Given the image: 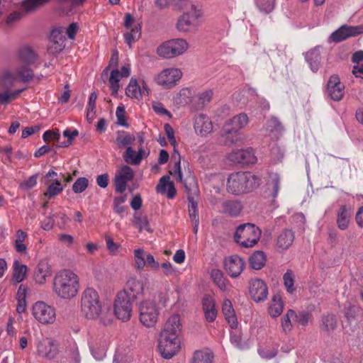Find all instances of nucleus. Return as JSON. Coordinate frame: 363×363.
Returning a JSON list of instances; mask_svg holds the SVG:
<instances>
[{
	"label": "nucleus",
	"mask_w": 363,
	"mask_h": 363,
	"mask_svg": "<svg viewBox=\"0 0 363 363\" xmlns=\"http://www.w3.org/2000/svg\"><path fill=\"white\" fill-rule=\"evenodd\" d=\"M135 154H136L135 158L134 160L131 161L129 159L126 160V162L128 164H130L132 165H138L141 162V161L143 158L147 157V155H148V152H146L142 147H140L138 149V151L137 152H135Z\"/></svg>",
	"instance_id": "0e129e2a"
},
{
	"label": "nucleus",
	"mask_w": 363,
	"mask_h": 363,
	"mask_svg": "<svg viewBox=\"0 0 363 363\" xmlns=\"http://www.w3.org/2000/svg\"><path fill=\"white\" fill-rule=\"evenodd\" d=\"M81 310L87 319L99 320L104 325H108L112 321L109 308L102 304L98 292L94 289H86L82 293Z\"/></svg>",
	"instance_id": "f257e3e1"
},
{
	"label": "nucleus",
	"mask_w": 363,
	"mask_h": 363,
	"mask_svg": "<svg viewBox=\"0 0 363 363\" xmlns=\"http://www.w3.org/2000/svg\"><path fill=\"white\" fill-rule=\"evenodd\" d=\"M31 313L34 318L43 325L53 324L56 320L55 308L42 301L33 303Z\"/></svg>",
	"instance_id": "9d476101"
},
{
	"label": "nucleus",
	"mask_w": 363,
	"mask_h": 363,
	"mask_svg": "<svg viewBox=\"0 0 363 363\" xmlns=\"http://www.w3.org/2000/svg\"><path fill=\"white\" fill-rule=\"evenodd\" d=\"M124 26L129 30L124 33V38L129 48H131L132 45L141 36V27L130 13H126L125 16Z\"/></svg>",
	"instance_id": "2eb2a0df"
},
{
	"label": "nucleus",
	"mask_w": 363,
	"mask_h": 363,
	"mask_svg": "<svg viewBox=\"0 0 363 363\" xmlns=\"http://www.w3.org/2000/svg\"><path fill=\"white\" fill-rule=\"evenodd\" d=\"M203 19L202 9L191 5L180 15L176 22V29L182 33H194L197 31Z\"/></svg>",
	"instance_id": "20e7f679"
},
{
	"label": "nucleus",
	"mask_w": 363,
	"mask_h": 363,
	"mask_svg": "<svg viewBox=\"0 0 363 363\" xmlns=\"http://www.w3.org/2000/svg\"><path fill=\"white\" fill-rule=\"evenodd\" d=\"M64 190V186L58 179H52V182L48 184L47 189L44 196L48 199L53 198L60 194Z\"/></svg>",
	"instance_id": "79ce46f5"
},
{
	"label": "nucleus",
	"mask_w": 363,
	"mask_h": 363,
	"mask_svg": "<svg viewBox=\"0 0 363 363\" xmlns=\"http://www.w3.org/2000/svg\"><path fill=\"white\" fill-rule=\"evenodd\" d=\"M202 308L206 320L208 322H213L218 314L214 299L210 296H204L202 301Z\"/></svg>",
	"instance_id": "7c9ffc66"
},
{
	"label": "nucleus",
	"mask_w": 363,
	"mask_h": 363,
	"mask_svg": "<svg viewBox=\"0 0 363 363\" xmlns=\"http://www.w3.org/2000/svg\"><path fill=\"white\" fill-rule=\"evenodd\" d=\"M262 235V230L252 223L240 225L235 233L234 239L242 247L250 248L257 245Z\"/></svg>",
	"instance_id": "423d86ee"
},
{
	"label": "nucleus",
	"mask_w": 363,
	"mask_h": 363,
	"mask_svg": "<svg viewBox=\"0 0 363 363\" xmlns=\"http://www.w3.org/2000/svg\"><path fill=\"white\" fill-rule=\"evenodd\" d=\"M135 140V137L125 132L118 133L116 143L120 148L129 145Z\"/></svg>",
	"instance_id": "de8ad7c7"
},
{
	"label": "nucleus",
	"mask_w": 363,
	"mask_h": 363,
	"mask_svg": "<svg viewBox=\"0 0 363 363\" xmlns=\"http://www.w3.org/2000/svg\"><path fill=\"white\" fill-rule=\"evenodd\" d=\"M189 216L192 223L199 221L198 203L193 198L189 199Z\"/></svg>",
	"instance_id": "3c124183"
},
{
	"label": "nucleus",
	"mask_w": 363,
	"mask_h": 363,
	"mask_svg": "<svg viewBox=\"0 0 363 363\" xmlns=\"http://www.w3.org/2000/svg\"><path fill=\"white\" fill-rule=\"evenodd\" d=\"M181 330L182 325L180 322V317L178 314H173L167 320L161 333H167L169 334L174 333V335L179 336Z\"/></svg>",
	"instance_id": "473e14b6"
},
{
	"label": "nucleus",
	"mask_w": 363,
	"mask_h": 363,
	"mask_svg": "<svg viewBox=\"0 0 363 363\" xmlns=\"http://www.w3.org/2000/svg\"><path fill=\"white\" fill-rule=\"evenodd\" d=\"M60 133L58 130H47L43 133V138L45 142H51L53 141L56 143V145L59 143L60 140Z\"/></svg>",
	"instance_id": "052dcab7"
},
{
	"label": "nucleus",
	"mask_w": 363,
	"mask_h": 363,
	"mask_svg": "<svg viewBox=\"0 0 363 363\" xmlns=\"http://www.w3.org/2000/svg\"><path fill=\"white\" fill-rule=\"evenodd\" d=\"M130 74V67L129 65H125L121 68V72L114 69L111 71L109 77V86L113 95H116L121 87L119 82L123 77H128Z\"/></svg>",
	"instance_id": "393cba45"
},
{
	"label": "nucleus",
	"mask_w": 363,
	"mask_h": 363,
	"mask_svg": "<svg viewBox=\"0 0 363 363\" xmlns=\"http://www.w3.org/2000/svg\"><path fill=\"white\" fill-rule=\"evenodd\" d=\"M137 308L139 320L143 326L152 328L156 325L160 310L155 300L143 299L137 303Z\"/></svg>",
	"instance_id": "39448f33"
},
{
	"label": "nucleus",
	"mask_w": 363,
	"mask_h": 363,
	"mask_svg": "<svg viewBox=\"0 0 363 363\" xmlns=\"http://www.w3.org/2000/svg\"><path fill=\"white\" fill-rule=\"evenodd\" d=\"M362 33L363 25H343L330 34V39L332 42L339 43Z\"/></svg>",
	"instance_id": "4468645a"
},
{
	"label": "nucleus",
	"mask_w": 363,
	"mask_h": 363,
	"mask_svg": "<svg viewBox=\"0 0 363 363\" xmlns=\"http://www.w3.org/2000/svg\"><path fill=\"white\" fill-rule=\"evenodd\" d=\"M337 321L335 315L326 314L322 317L320 329L322 331L329 333L337 327Z\"/></svg>",
	"instance_id": "ea45409f"
},
{
	"label": "nucleus",
	"mask_w": 363,
	"mask_h": 363,
	"mask_svg": "<svg viewBox=\"0 0 363 363\" xmlns=\"http://www.w3.org/2000/svg\"><path fill=\"white\" fill-rule=\"evenodd\" d=\"M249 262L254 269H261L266 263V255L263 251L257 250L251 255Z\"/></svg>",
	"instance_id": "a19ab883"
},
{
	"label": "nucleus",
	"mask_w": 363,
	"mask_h": 363,
	"mask_svg": "<svg viewBox=\"0 0 363 363\" xmlns=\"http://www.w3.org/2000/svg\"><path fill=\"white\" fill-rule=\"evenodd\" d=\"M89 184V181L85 177L78 178L72 185V190L76 194H79L85 191Z\"/></svg>",
	"instance_id": "6e6d98bb"
},
{
	"label": "nucleus",
	"mask_w": 363,
	"mask_h": 363,
	"mask_svg": "<svg viewBox=\"0 0 363 363\" xmlns=\"http://www.w3.org/2000/svg\"><path fill=\"white\" fill-rule=\"evenodd\" d=\"M306 59L308 62H315V68L313 69V72H316L319 67L320 59L318 51L315 49L308 51L306 54Z\"/></svg>",
	"instance_id": "4d7b16f0"
},
{
	"label": "nucleus",
	"mask_w": 363,
	"mask_h": 363,
	"mask_svg": "<svg viewBox=\"0 0 363 363\" xmlns=\"http://www.w3.org/2000/svg\"><path fill=\"white\" fill-rule=\"evenodd\" d=\"M133 259L135 267L138 272H142L145 267L153 270H158L160 264L154 257L145 252L143 248H138L133 250Z\"/></svg>",
	"instance_id": "f8f14e48"
},
{
	"label": "nucleus",
	"mask_w": 363,
	"mask_h": 363,
	"mask_svg": "<svg viewBox=\"0 0 363 363\" xmlns=\"http://www.w3.org/2000/svg\"><path fill=\"white\" fill-rule=\"evenodd\" d=\"M116 115L117 117L118 123L122 126H127L125 111L123 106L117 107Z\"/></svg>",
	"instance_id": "338daca9"
},
{
	"label": "nucleus",
	"mask_w": 363,
	"mask_h": 363,
	"mask_svg": "<svg viewBox=\"0 0 363 363\" xmlns=\"http://www.w3.org/2000/svg\"><path fill=\"white\" fill-rule=\"evenodd\" d=\"M231 160L242 164H250L255 163L257 157L254 150L252 148H247L233 152Z\"/></svg>",
	"instance_id": "cd10ccee"
},
{
	"label": "nucleus",
	"mask_w": 363,
	"mask_h": 363,
	"mask_svg": "<svg viewBox=\"0 0 363 363\" xmlns=\"http://www.w3.org/2000/svg\"><path fill=\"white\" fill-rule=\"evenodd\" d=\"M224 267L230 277L237 278L244 270L245 262L240 257L234 255L225 259Z\"/></svg>",
	"instance_id": "6ab92c4d"
},
{
	"label": "nucleus",
	"mask_w": 363,
	"mask_h": 363,
	"mask_svg": "<svg viewBox=\"0 0 363 363\" xmlns=\"http://www.w3.org/2000/svg\"><path fill=\"white\" fill-rule=\"evenodd\" d=\"M27 291H28V288L25 285L21 284L18 287L17 293H16V298L17 301L16 311H17V313H18L20 314L24 313L27 308V303H26Z\"/></svg>",
	"instance_id": "f704fd0d"
},
{
	"label": "nucleus",
	"mask_w": 363,
	"mask_h": 363,
	"mask_svg": "<svg viewBox=\"0 0 363 363\" xmlns=\"http://www.w3.org/2000/svg\"><path fill=\"white\" fill-rule=\"evenodd\" d=\"M134 225L138 228L140 231L150 230L149 223L146 216H143L140 213H135L133 216V220Z\"/></svg>",
	"instance_id": "09e8293b"
},
{
	"label": "nucleus",
	"mask_w": 363,
	"mask_h": 363,
	"mask_svg": "<svg viewBox=\"0 0 363 363\" xmlns=\"http://www.w3.org/2000/svg\"><path fill=\"white\" fill-rule=\"evenodd\" d=\"M213 355L206 350H197L194 353L191 363H212Z\"/></svg>",
	"instance_id": "c03bdc74"
},
{
	"label": "nucleus",
	"mask_w": 363,
	"mask_h": 363,
	"mask_svg": "<svg viewBox=\"0 0 363 363\" xmlns=\"http://www.w3.org/2000/svg\"><path fill=\"white\" fill-rule=\"evenodd\" d=\"M250 294L256 302L263 301L268 296V289L262 280L259 279H252L250 283Z\"/></svg>",
	"instance_id": "412c9836"
},
{
	"label": "nucleus",
	"mask_w": 363,
	"mask_h": 363,
	"mask_svg": "<svg viewBox=\"0 0 363 363\" xmlns=\"http://www.w3.org/2000/svg\"><path fill=\"white\" fill-rule=\"evenodd\" d=\"M132 304L130 299L126 297L125 293H118L114 302V313L116 316L126 322L132 315Z\"/></svg>",
	"instance_id": "ddd939ff"
},
{
	"label": "nucleus",
	"mask_w": 363,
	"mask_h": 363,
	"mask_svg": "<svg viewBox=\"0 0 363 363\" xmlns=\"http://www.w3.org/2000/svg\"><path fill=\"white\" fill-rule=\"evenodd\" d=\"M156 190L160 194H167L169 199H173L176 195V189L172 182L168 176H164L160 179Z\"/></svg>",
	"instance_id": "72a5a7b5"
},
{
	"label": "nucleus",
	"mask_w": 363,
	"mask_h": 363,
	"mask_svg": "<svg viewBox=\"0 0 363 363\" xmlns=\"http://www.w3.org/2000/svg\"><path fill=\"white\" fill-rule=\"evenodd\" d=\"M249 118L247 114L240 113L229 119L223 125V133L225 135L236 134L247 126Z\"/></svg>",
	"instance_id": "f3484780"
},
{
	"label": "nucleus",
	"mask_w": 363,
	"mask_h": 363,
	"mask_svg": "<svg viewBox=\"0 0 363 363\" xmlns=\"http://www.w3.org/2000/svg\"><path fill=\"white\" fill-rule=\"evenodd\" d=\"M256 2L261 10L269 12L274 6L275 0H256Z\"/></svg>",
	"instance_id": "69168bd1"
},
{
	"label": "nucleus",
	"mask_w": 363,
	"mask_h": 363,
	"mask_svg": "<svg viewBox=\"0 0 363 363\" xmlns=\"http://www.w3.org/2000/svg\"><path fill=\"white\" fill-rule=\"evenodd\" d=\"M345 86L340 82L337 75H332L328 82L327 93L328 96L334 101H340L343 96Z\"/></svg>",
	"instance_id": "5701e85b"
},
{
	"label": "nucleus",
	"mask_w": 363,
	"mask_h": 363,
	"mask_svg": "<svg viewBox=\"0 0 363 363\" xmlns=\"http://www.w3.org/2000/svg\"><path fill=\"white\" fill-rule=\"evenodd\" d=\"M27 271L26 265L21 264L18 260H15L13 262V280L16 283L23 281L26 277Z\"/></svg>",
	"instance_id": "37998d69"
},
{
	"label": "nucleus",
	"mask_w": 363,
	"mask_h": 363,
	"mask_svg": "<svg viewBox=\"0 0 363 363\" xmlns=\"http://www.w3.org/2000/svg\"><path fill=\"white\" fill-rule=\"evenodd\" d=\"M158 350L164 359H170L180 350V339L177 335L161 333L158 339Z\"/></svg>",
	"instance_id": "6e6552de"
},
{
	"label": "nucleus",
	"mask_w": 363,
	"mask_h": 363,
	"mask_svg": "<svg viewBox=\"0 0 363 363\" xmlns=\"http://www.w3.org/2000/svg\"><path fill=\"white\" fill-rule=\"evenodd\" d=\"M18 57L22 62L26 64H31L35 60V54L28 46L22 47L19 50Z\"/></svg>",
	"instance_id": "a18cd8bd"
},
{
	"label": "nucleus",
	"mask_w": 363,
	"mask_h": 363,
	"mask_svg": "<svg viewBox=\"0 0 363 363\" xmlns=\"http://www.w3.org/2000/svg\"><path fill=\"white\" fill-rule=\"evenodd\" d=\"M195 132L202 137H206L213 132V125L211 118L205 114H199L194 118Z\"/></svg>",
	"instance_id": "b1692460"
},
{
	"label": "nucleus",
	"mask_w": 363,
	"mask_h": 363,
	"mask_svg": "<svg viewBox=\"0 0 363 363\" xmlns=\"http://www.w3.org/2000/svg\"><path fill=\"white\" fill-rule=\"evenodd\" d=\"M164 130L171 145L174 147V152L172 154V160L174 162V168L172 171H170V174L177 181L183 182L181 170V157L178 150L176 149L177 141L174 137V131L172 126L168 123L164 125Z\"/></svg>",
	"instance_id": "9b49d317"
},
{
	"label": "nucleus",
	"mask_w": 363,
	"mask_h": 363,
	"mask_svg": "<svg viewBox=\"0 0 363 363\" xmlns=\"http://www.w3.org/2000/svg\"><path fill=\"white\" fill-rule=\"evenodd\" d=\"M25 89L16 90L13 92L0 93V104H4L10 101L15 99Z\"/></svg>",
	"instance_id": "bf43d9fd"
},
{
	"label": "nucleus",
	"mask_w": 363,
	"mask_h": 363,
	"mask_svg": "<svg viewBox=\"0 0 363 363\" xmlns=\"http://www.w3.org/2000/svg\"><path fill=\"white\" fill-rule=\"evenodd\" d=\"M12 147L11 145L0 146V153L3 155L1 161L4 164H8L11 161Z\"/></svg>",
	"instance_id": "e2e57ef3"
},
{
	"label": "nucleus",
	"mask_w": 363,
	"mask_h": 363,
	"mask_svg": "<svg viewBox=\"0 0 363 363\" xmlns=\"http://www.w3.org/2000/svg\"><path fill=\"white\" fill-rule=\"evenodd\" d=\"M222 312L230 327L233 329L237 328L238 321L232 302L230 299L227 298L223 301Z\"/></svg>",
	"instance_id": "c756f323"
},
{
	"label": "nucleus",
	"mask_w": 363,
	"mask_h": 363,
	"mask_svg": "<svg viewBox=\"0 0 363 363\" xmlns=\"http://www.w3.org/2000/svg\"><path fill=\"white\" fill-rule=\"evenodd\" d=\"M106 248L111 255H116L118 252L120 245L113 241V239L108 235H105Z\"/></svg>",
	"instance_id": "5fc2aeb1"
},
{
	"label": "nucleus",
	"mask_w": 363,
	"mask_h": 363,
	"mask_svg": "<svg viewBox=\"0 0 363 363\" xmlns=\"http://www.w3.org/2000/svg\"><path fill=\"white\" fill-rule=\"evenodd\" d=\"M283 280L286 291L290 294L293 293L295 291V288L294 287V277L293 272L291 270H287L284 274Z\"/></svg>",
	"instance_id": "864d4df0"
},
{
	"label": "nucleus",
	"mask_w": 363,
	"mask_h": 363,
	"mask_svg": "<svg viewBox=\"0 0 363 363\" xmlns=\"http://www.w3.org/2000/svg\"><path fill=\"white\" fill-rule=\"evenodd\" d=\"M336 223L337 228L341 230H345L348 228L350 218L352 215V209L350 206L341 205L337 211Z\"/></svg>",
	"instance_id": "bb28decb"
},
{
	"label": "nucleus",
	"mask_w": 363,
	"mask_h": 363,
	"mask_svg": "<svg viewBox=\"0 0 363 363\" xmlns=\"http://www.w3.org/2000/svg\"><path fill=\"white\" fill-rule=\"evenodd\" d=\"M79 134L78 130H74L73 131H70L69 129L65 130L63 132V135L65 138H67V140L65 142H61L57 144V146L60 147H67L72 144V142L74 137L77 136Z\"/></svg>",
	"instance_id": "680f3d73"
},
{
	"label": "nucleus",
	"mask_w": 363,
	"mask_h": 363,
	"mask_svg": "<svg viewBox=\"0 0 363 363\" xmlns=\"http://www.w3.org/2000/svg\"><path fill=\"white\" fill-rule=\"evenodd\" d=\"M65 48V39L57 29L53 30L50 37L48 51L54 55L58 54Z\"/></svg>",
	"instance_id": "c85d7f7f"
},
{
	"label": "nucleus",
	"mask_w": 363,
	"mask_h": 363,
	"mask_svg": "<svg viewBox=\"0 0 363 363\" xmlns=\"http://www.w3.org/2000/svg\"><path fill=\"white\" fill-rule=\"evenodd\" d=\"M294 233L291 230L285 229L282 230L275 240L277 250L283 252L288 250L294 241Z\"/></svg>",
	"instance_id": "a878e982"
},
{
	"label": "nucleus",
	"mask_w": 363,
	"mask_h": 363,
	"mask_svg": "<svg viewBox=\"0 0 363 363\" xmlns=\"http://www.w3.org/2000/svg\"><path fill=\"white\" fill-rule=\"evenodd\" d=\"M28 234L21 229H18L15 235L13 246L16 251L20 254L26 255L27 253V247L23 243L27 239Z\"/></svg>",
	"instance_id": "c9c22d12"
},
{
	"label": "nucleus",
	"mask_w": 363,
	"mask_h": 363,
	"mask_svg": "<svg viewBox=\"0 0 363 363\" xmlns=\"http://www.w3.org/2000/svg\"><path fill=\"white\" fill-rule=\"evenodd\" d=\"M78 276L72 271L65 269L60 272L54 279L53 289L61 298L69 299L74 297L79 291Z\"/></svg>",
	"instance_id": "f03ea898"
},
{
	"label": "nucleus",
	"mask_w": 363,
	"mask_h": 363,
	"mask_svg": "<svg viewBox=\"0 0 363 363\" xmlns=\"http://www.w3.org/2000/svg\"><path fill=\"white\" fill-rule=\"evenodd\" d=\"M163 274L165 276H174L177 274L176 268L169 262H164L161 264Z\"/></svg>",
	"instance_id": "774afa93"
},
{
	"label": "nucleus",
	"mask_w": 363,
	"mask_h": 363,
	"mask_svg": "<svg viewBox=\"0 0 363 363\" xmlns=\"http://www.w3.org/2000/svg\"><path fill=\"white\" fill-rule=\"evenodd\" d=\"M145 91L147 92L145 88L144 90L140 89L136 79L135 78H132L130 80V82L125 89L126 95L128 97L136 99H140Z\"/></svg>",
	"instance_id": "4c0bfd02"
},
{
	"label": "nucleus",
	"mask_w": 363,
	"mask_h": 363,
	"mask_svg": "<svg viewBox=\"0 0 363 363\" xmlns=\"http://www.w3.org/2000/svg\"><path fill=\"white\" fill-rule=\"evenodd\" d=\"M242 210V206L238 201H227L223 203V212L233 216H238Z\"/></svg>",
	"instance_id": "49530a36"
},
{
	"label": "nucleus",
	"mask_w": 363,
	"mask_h": 363,
	"mask_svg": "<svg viewBox=\"0 0 363 363\" xmlns=\"http://www.w3.org/2000/svg\"><path fill=\"white\" fill-rule=\"evenodd\" d=\"M189 48V44L184 38H173L164 41L156 49L158 56L164 59H172L185 53Z\"/></svg>",
	"instance_id": "0eeeda50"
},
{
	"label": "nucleus",
	"mask_w": 363,
	"mask_h": 363,
	"mask_svg": "<svg viewBox=\"0 0 363 363\" xmlns=\"http://www.w3.org/2000/svg\"><path fill=\"white\" fill-rule=\"evenodd\" d=\"M268 185L272 189V196L276 198L280 189V177L277 174H272Z\"/></svg>",
	"instance_id": "603ef678"
},
{
	"label": "nucleus",
	"mask_w": 363,
	"mask_h": 363,
	"mask_svg": "<svg viewBox=\"0 0 363 363\" xmlns=\"http://www.w3.org/2000/svg\"><path fill=\"white\" fill-rule=\"evenodd\" d=\"M284 308V303L279 295H274L269 305V313L272 318L279 316Z\"/></svg>",
	"instance_id": "e433bc0d"
},
{
	"label": "nucleus",
	"mask_w": 363,
	"mask_h": 363,
	"mask_svg": "<svg viewBox=\"0 0 363 363\" xmlns=\"http://www.w3.org/2000/svg\"><path fill=\"white\" fill-rule=\"evenodd\" d=\"M211 277L216 286L223 291H226L229 289L230 283L224 277L223 274L219 269H213L211 272Z\"/></svg>",
	"instance_id": "58836bf2"
},
{
	"label": "nucleus",
	"mask_w": 363,
	"mask_h": 363,
	"mask_svg": "<svg viewBox=\"0 0 363 363\" xmlns=\"http://www.w3.org/2000/svg\"><path fill=\"white\" fill-rule=\"evenodd\" d=\"M183 77L181 69L169 67L162 69L154 77V82L165 89L174 88Z\"/></svg>",
	"instance_id": "1a4fd4ad"
},
{
	"label": "nucleus",
	"mask_w": 363,
	"mask_h": 363,
	"mask_svg": "<svg viewBox=\"0 0 363 363\" xmlns=\"http://www.w3.org/2000/svg\"><path fill=\"white\" fill-rule=\"evenodd\" d=\"M145 282L135 277H130L125 285L124 289L119 293H125L126 297L136 300L145 294Z\"/></svg>",
	"instance_id": "dca6fc26"
},
{
	"label": "nucleus",
	"mask_w": 363,
	"mask_h": 363,
	"mask_svg": "<svg viewBox=\"0 0 363 363\" xmlns=\"http://www.w3.org/2000/svg\"><path fill=\"white\" fill-rule=\"evenodd\" d=\"M297 315L294 311L289 310L281 320V328L285 333L291 331L292 328L291 319L296 318Z\"/></svg>",
	"instance_id": "8fccbe9b"
},
{
	"label": "nucleus",
	"mask_w": 363,
	"mask_h": 363,
	"mask_svg": "<svg viewBox=\"0 0 363 363\" xmlns=\"http://www.w3.org/2000/svg\"><path fill=\"white\" fill-rule=\"evenodd\" d=\"M50 275L51 270L48 262L45 260L40 261L34 271L33 277L35 281L37 284H43Z\"/></svg>",
	"instance_id": "2f4dec72"
},
{
	"label": "nucleus",
	"mask_w": 363,
	"mask_h": 363,
	"mask_svg": "<svg viewBox=\"0 0 363 363\" xmlns=\"http://www.w3.org/2000/svg\"><path fill=\"white\" fill-rule=\"evenodd\" d=\"M260 179L249 172L230 174L227 180V189L233 194L247 193L259 185Z\"/></svg>",
	"instance_id": "7ed1b4c3"
},
{
	"label": "nucleus",
	"mask_w": 363,
	"mask_h": 363,
	"mask_svg": "<svg viewBox=\"0 0 363 363\" xmlns=\"http://www.w3.org/2000/svg\"><path fill=\"white\" fill-rule=\"evenodd\" d=\"M38 354L46 359H53L57 354V347L54 342L49 338H43L37 342Z\"/></svg>",
	"instance_id": "4be33fe9"
},
{
	"label": "nucleus",
	"mask_w": 363,
	"mask_h": 363,
	"mask_svg": "<svg viewBox=\"0 0 363 363\" xmlns=\"http://www.w3.org/2000/svg\"><path fill=\"white\" fill-rule=\"evenodd\" d=\"M33 71L28 65H23L17 68L15 73L6 72L3 77L4 84L12 85L15 81L20 79L21 81L28 82L33 78Z\"/></svg>",
	"instance_id": "a211bd4d"
},
{
	"label": "nucleus",
	"mask_w": 363,
	"mask_h": 363,
	"mask_svg": "<svg viewBox=\"0 0 363 363\" xmlns=\"http://www.w3.org/2000/svg\"><path fill=\"white\" fill-rule=\"evenodd\" d=\"M38 174H35L28 178L26 180L19 184V188L23 191H29L37 184Z\"/></svg>",
	"instance_id": "13d9d810"
},
{
	"label": "nucleus",
	"mask_w": 363,
	"mask_h": 363,
	"mask_svg": "<svg viewBox=\"0 0 363 363\" xmlns=\"http://www.w3.org/2000/svg\"><path fill=\"white\" fill-rule=\"evenodd\" d=\"M133 170L127 165H123L118 171L115 177L116 191L123 193L126 189L127 183L133 179Z\"/></svg>",
	"instance_id": "aec40b11"
}]
</instances>
